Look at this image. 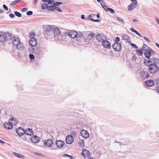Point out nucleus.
Wrapping results in <instances>:
<instances>
[{"mask_svg": "<svg viewBox=\"0 0 159 159\" xmlns=\"http://www.w3.org/2000/svg\"><path fill=\"white\" fill-rule=\"evenodd\" d=\"M96 37L98 41L102 42L106 39V36L102 34H98L96 35Z\"/></svg>", "mask_w": 159, "mask_h": 159, "instance_id": "nucleus-6", "label": "nucleus"}, {"mask_svg": "<svg viewBox=\"0 0 159 159\" xmlns=\"http://www.w3.org/2000/svg\"><path fill=\"white\" fill-rule=\"evenodd\" d=\"M81 18L83 19H85V17L84 16V15H81Z\"/></svg>", "mask_w": 159, "mask_h": 159, "instance_id": "nucleus-61", "label": "nucleus"}, {"mask_svg": "<svg viewBox=\"0 0 159 159\" xmlns=\"http://www.w3.org/2000/svg\"><path fill=\"white\" fill-rule=\"evenodd\" d=\"M131 1L133 2L134 3V4L135 5H137L138 4L137 0H130Z\"/></svg>", "mask_w": 159, "mask_h": 159, "instance_id": "nucleus-48", "label": "nucleus"}, {"mask_svg": "<svg viewBox=\"0 0 159 159\" xmlns=\"http://www.w3.org/2000/svg\"><path fill=\"white\" fill-rule=\"evenodd\" d=\"M16 132L19 136H22L25 134V130L22 127H19L16 130Z\"/></svg>", "mask_w": 159, "mask_h": 159, "instance_id": "nucleus-16", "label": "nucleus"}, {"mask_svg": "<svg viewBox=\"0 0 159 159\" xmlns=\"http://www.w3.org/2000/svg\"><path fill=\"white\" fill-rule=\"evenodd\" d=\"M53 141L51 139L44 140L43 143L44 145L47 147H50L53 144Z\"/></svg>", "mask_w": 159, "mask_h": 159, "instance_id": "nucleus-9", "label": "nucleus"}, {"mask_svg": "<svg viewBox=\"0 0 159 159\" xmlns=\"http://www.w3.org/2000/svg\"><path fill=\"white\" fill-rule=\"evenodd\" d=\"M34 53L38 55L39 54H40L41 53V52L38 49H35L34 52Z\"/></svg>", "mask_w": 159, "mask_h": 159, "instance_id": "nucleus-39", "label": "nucleus"}, {"mask_svg": "<svg viewBox=\"0 0 159 159\" xmlns=\"http://www.w3.org/2000/svg\"><path fill=\"white\" fill-rule=\"evenodd\" d=\"M56 7L54 5H53L51 6H48L47 10L48 11H54L56 9Z\"/></svg>", "mask_w": 159, "mask_h": 159, "instance_id": "nucleus-23", "label": "nucleus"}, {"mask_svg": "<svg viewBox=\"0 0 159 159\" xmlns=\"http://www.w3.org/2000/svg\"><path fill=\"white\" fill-rule=\"evenodd\" d=\"M12 43L13 45L16 46V48L18 50H22L23 49L24 47L22 43H20V40L19 38L14 37Z\"/></svg>", "mask_w": 159, "mask_h": 159, "instance_id": "nucleus-1", "label": "nucleus"}, {"mask_svg": "<svg viewBox=\"0 0 159 159\" xmlns=\"http://www.w3.org/2000/svg\"><path fill=\"white\" fill-rule=\"evenodd\" d=\"M148 61V64H150L149 63H152V60L151 59H149L148 60V61Z\"/></svg>", "mask_w": 159, "mask_h": 159, "instance_id": "nucleus-53", "label": "nucleus"}, {"mask_svg": "<svg viewBox=\"0 0 159 159\" xmlns=\"http://www.w3.org/2000/svg\"><path fill=\"white\" fill-rule=\"evenodd\" d=\"M13 154L14 156H16L18 157L22 158L23 157V156L22 155L19 154H18V153H16L15 152H13Z\"/></svg>", "mask_w": 159, "mask_h": 159, "instance_id": "nucleus-32", "label": "nucleus"}, {"mask_svg": "<svg viewBox=\"0 0 159 159\" xmlns=\"http://www.w3.org/2000/svg\"><path fill=\"white\" fill-rule=\"evenodd\" d=\"M62 3V2H56L54 3L53 5H54L55 6H58Z\"/></svg>", "mask_w": 159, "mask_h": 159, "instance_id": "nucleus-40", "label": "nucleus"}, {"mask_svg": "<svg viewBox=\"0 0 159 159\" xmlns=\"http://www.w3.org/2000/svg\"><path fill=\"white\" fill-rule=\"evenodd\" d=\"M130 45L133 48L135 49H138V47L134 43H131Z\"/></svg>", "mask_w": 159, "mask_h": 159, "instance_id": "nucleus-41", "label": "nucleus"}, {"mask_svg": "<svg viewBox=\"0 0 159 159\" xmlns=\"http://www.w3.org/2000/svg\"><path fill=\"white\" fill-rule=\"evenodd\" d=\"M141 77L144 79L148 78L149 77V73L146 71H142L140 73Z\"/></svg>", "mask_w": 159, "mask_h": 159, "instance_id": "nucleus-17", "label": "nucleus"}, {"mask_svg": "<svg viewBox=\"0 0 159 159\" xmlns=\"http://www.w3.org/2000/svg\"><path fill=\"white\" fill-rule=\"evenodd\" d=\"M147 47H148V46L147 45H146L145 44H143V48L142 49V51H143V49H147Z\"/></svg>", "mask_w": 159, "mask_h": 159, "instance_id": "nucleus-51", "label": "nucleus"}, {"mask_svg": "<svg viewBox=\"0 0 159 159\" xmlns=\"http://www.w3.org/2000/svg\"><path fill=\"white\" fill-rule=\"evenodd\" d=\"M90 152L87 150L83 149L81 153V155L82 156L86 157H88L90 155Z\"/></svg>", "mask_w": 159, "mask_h": 159, "instance_id": "nucleus-19", "label": "nucleus"}, {"mask_svg": "<svg viewBox=\"0 0 159 159\" xmlns=\"http://www.w3.org/2000/svg\"><path fill=\"white\" fill-rule=\"evenodd\" d=\"M56 9L59 12H61L62 11V10L59 7H56Z\"/></svg>", "mask_w": 159, "mask_h": 159, "instance_id": "nucleus-55", "label": "nucleus"}, {"mask_svg": "<svg viewBox=\"0 0 159 159\" xmlns=\"http://www.w3.org/2000/svg\"><path fill=\"white\" fill-rule=\"evenodd\" d=\"M148 66H149L148 68L149 71L151 74H154L158 70V67L155 64L151 63L150 64H148Z\"/></svg>", "mask_w": 159, "mask_h": 159, "instance_id": "nucleus-3", "label": "nucleus"}, {"mask_svg": "<svg viewBox=\"0 0 159 159\" xmlns=\"http://www.w3.org/2000/svg\"><path fill=\"white\" fill-rule=\"evenodd\" d=\"M4 127L7 129L10 130L12 129L13 127V124L10 121H8V122H5L3 125Z\"/></svg>", "mask_w": 159, "mask_h": 159, "instance_id": "nucleus-7", "label": "nucleus"}, {"mask_svg": "<svg viewBox=\"0 0 159 159\" xmlns=\"http://www.w3.org/2000/svg\"><path fill=\"white\" fill-rule=\"evenodd\" d=\"M101 6L103 7V8H104V7H106V6L105 5H104L103 4H102V3H101Z\"/></svg>", "mask_w": 159, "mask_h": 159, "instance_id": "nucleus-62", "label": "nucleus"}, {"mask_svg": "<svg viewBox=\"0 0 159 159\" xmlns=\"http://www.w3.org/2000/svg\"><path fill=\"white\" fill-rule=\"evenodd\" d=\"M95 36V34L93 33H91L88 36V38L91 37L92 38H94Z\"/></svg>", "mask_w": 159, "mask_h": 159, "instance_id": "nucleus-34", "label": "nucleus"}, {"mask_svg": "<svg viewBox=\"0 0 159 159\" xmlns=\"http://www.w3.org/2000/svg\"><path fill=\"white\" fill-rule=\"evenodd\" d=\"M67 34L68 36L72 38H75L78 35V33L74 31H71L69 32Z\"/></svg>", "mask_w": 159, "mask_h": 159, "instance_id": "nucleus-8", "label": "nucleus"}, {"mask_svg": "<svg viewBox=\"0 0 159 159\" xmlns=\"http://www.w3.org/2000/svg\"><path fill=\"white\" fill-rule=\"evenodd\" d=\"M130 30L134 32V33H135V32L136 31V30H135V29H134V28H133V27H132L130 29Z\"/></svg>", "mask_w": 159, "mask_h": 159, "instance_id": "nucleus-54", "label": "nucleus"}, {"mask_svg": "<svg viewBox=\"0 0 159 159\" xmlns=\"http://www.w3.org/2000/svg\"><path fill=\"white\" fill-rule=\"evenodd\" d=\"M112 47L115 51L119 52L122 48V47L120 43H115L112 45Z\"/></svg>", "mask_w": 159, "mask_h": 159, "instance_id": "nucleus-5", "label": "nucleus"}, {"mask_svg": "<svg viewBox=\"0 0 159 159\" xmlns=\"http://www.w3.org/2000/svg\"><path fill=\"white\" fill-rule=\"evenodd\" d=\"M9 16L11 18H14L15 17V16L13 14H10Z\"/></svg>", "mask_w": 159, "mask_h": 159, "instance_id": "nucleus-57", "label": "nucleus"}, {"mask_svg": "<svg viewBox=\"0 0 159 159\" xmlns=\"http://www.w3.org/2000/svg\"><path fill=\"white\" fill-rule=\"evenodd\" d=\"M80 134L85 139L87 138L89 136L88 132L84 130H82L81 131Z\"/></svg>", "mask_w": 159, "mask_h": 159, "instance_id": "nucleus-14", "label": "nucleus"}, {"mask_svg": "<svg viewBox=\"0 0 159 159\" xmlns=\"http://www.w3.org/2000/svg\"><path fill=\"white\" fill-rule=\"evenodd\" d=\"M11 38L10 34L8 33H4L0 32V42H4L6 40H10Z\"/></svg>", "mask_w": 159, "mask_h": 159, "instance_id": "nucleus-2", "label": "nucleus"}, {"mask_svg": "<svg viewBox=\"0 0 159 159\" xmlns=\"http://www.w3.org/2000/svg\"><path fill=\"white\" fill-rule=\"evenodd\" d=\"M143 38L145 39V40L147 41L148 42L150 43V41L148 38L146 37H144Z\"/></svg>", "mask_w": 159, "mask_h": 159, "instance_id": "nucleus-56", "label": "nucleus"}, {"mask_svg": "<svg viewBox=\"0 0 159 159\" xmlns=\"http://www.w3.org/2000/svg\"><path fill=\"white\" fill-rule=\"evenodd\" d=\"M37 43V41L35 38H31L29 40V44L32 47L35 46Z\"/></svg>", "mask_w": 159, "mask_h": 159, "instance_id": "nucleus-12", "label": "nucleus"}, {"mask_svg": "<svg viewBox=\"0 0 159 159\" xmlns=\"http://www.w3.org/2000/svg\"><path fill=\"white\" fill-rule=\"evenodd\" d=\"M54 35L55 37H59V36L60 34V32L59 30L57 28H56L54 29L53 30Z\"/></svg>", "mask_w": 159, "mask_h": 159, "instance_id": "nucleus-21", "label": "nucleus"}, {"mask_svg": "<svg viewBox=\"0 0 159 159\" xmlns=\"http://www.w3.org/2000/svg\"><path fill=\"white\" fill-rule=\"evenodd\" d=\"M57 147L59 148H62L65 145V142L62 140H57L56 142Z\"/></svg>", "mask_w": 159, "mask_h": 159, "instance_id": "nucleus-13", "label": "nucleus"}, {"mask_svg": "<svg viewBox=\"0 0 159 159\" xmlns=\"http://www.w3.org/2000/svg\"><path fill=\"white\" fill-rule=\"evenodd\" d=\"M145 83L147 86H152L154 85V82L152 80L146 81Z\"/></svg>", "mask_w": 159, "mask_h": 159, "instance_id": "nucleus-22", "label": "nucleus"}, {"mask_svg": "<svg viewBox=\"0 0 159 159\" xmlns=\"http://www.w3.org/2000/svg\"><path fill=\"white\" fill-rule=\"evenodd\" d=\"M27 10H28V9L27 8H23L21 10V11L22 12H25V11H26Z\"/></svg>", "mask_w": 159, "mask_h": 159, "instance_id": "nucleus-58", "label": "nucleus"}, {"mask_svg": "<svg viewBox=\"0 0 159 159\" xmlns=\"http://www.w3.org/2000/svg\"><path fill=\"white\" fill-rule=\"evenodd\" d=\"M73 141V138L72 135H68L66 138V143L67 144H71L72 143Z\"/></svg>", "mask_w": 159, "mask_h": 159, "instance_id": "nucleus-10", "label": "nucleus"}, {"mask_svg": "<svg viewBox=\"0 0 159 159\" xmlns=\"http://www.w3.org/2000/svg\"><path fill=\"white\" fill-rule=\"evenodd\" d=\"M134 8V5L133 3H131L128 6V9L129 11H132Z\"/></svg>", "mask_w": 159, "mask_h": 159, "instance_id": "nucleus-24", "label": "nucleus"}, {"mask_svg": "<svg viewBox=\"0 0 159 159\" xmlns=\"http://www.w3.org/2000/svg\"><path fill=\"white\" fill-rule=\"evenodd\" d=\"M29 57L30 59L32 60V61H33L35 60L34 56L33 54H30L29 55Z\"/></svg>", "mask_w": 159, "mask_h": 159, "instance_id": "nucleus-33", "label": "nucleus"}, {"mask_svg": "<svg viewBox=\"0 0 159 159\" xmlns=\"http://www.w3.org/2000/svg\"><path fill=\"white\" fill-rule=\"evenodd\" d=\"M156 20L157 22L159 24V20L158 18H157Z\"/></svg>", "mask_w": 159, "mask_h": 159, "instance_id": "nucleus-64", "label": "nucleus"}, {"mask_svg": "<svg viewBox=\"0 0 159 159\" xmlns=\"http://www.w3.org/2000/svg\"><path fill=\"white\" fill-rule=\"evenodd\" d=\"M35 154L36 155H37L39 156H40L41 155V154L40 153H37V152H35Z\"/></svg>", "mask_w": 159, "mask_h": 159, "instance_id": "nucleus-60", "label": "nucleus"}, {"mask_svg": "<svg viewBox=\"0 0 159 159\" xmlns=\"http://www.w3.org/2000/svg\"><path fill=\"white\" fill-rule=\"evenodd\" d=\"M71 135L73 137H75L76 135V132L75 131H72L71 133Z\"/></svg>", "mask_w": 159, "mask_h": 159, "instance_id": "nucleus-43", "label": "nucleus"}, {"mask_svg": "<svg viewBox=\"0 0 159 159\" xmlns=\"http://www.w3.org/2000/svg\"><path fill=\"white\" fill-rule=\"evenodd\" d=\"M120 40V39L119 37H117L116 38L115 41V43H118Z\"/></svg>", "mask_w": 159, "mask_h": 159, "instance_id": "nucleus-45", "label": "nucleus"}, {"mask_svg": "<svg viewBox=\"0 0 159 159\" xmlns=\"http://www.w3.org/2000/svg\"><path fill=\"white\" fill-rule=\"evenodd\" d=\"M154 63L153 64H155L157 66L159 65V60L158 59L156 58H152Z\"/></svg>", "mask_w": 159, "mask_h": 159, "instance_id": "nucleus-26", "label": "nucleus"}, {"mask_svg": "<svg viewBox=\"0 0 159 159\" xmlns=\"http://www.w3.org/2000/svg\"><path fill=\"white\" fill-rule=\"evenodd\" d=\"M62 156L64 157H68L70 159H75V157H73L66 154L63 155Z\"/></svg>", "mask_w": 159, "mask_h": 159, "instance_id": "nucleus-28", "label": "nucleus"}, {"mask_svg": "<svg viewBox=\"0 0 159 159\" xmlns=\"http://www.w3.org/2000/svg\"><path fill=\"white\" fill-rule=\"evenodd\" d=\"M109 11H110V12L111 13H114L115 12L114 10L113 9H111V8H109Z\"/></svg>", "mask_w": 159, "mask_h": 159, "instance_id": "nucleus-52", "label": "nucleus"}, {"mask_svg": "<svg viewBox=\"0 0 159 159\" xmlns=\"http://www.w3.org/2000/svg\"><path fill=\"white\" fill-rule=\"evenodd\" d=\"M104 7L103 9L105 10V11H109V9L110 8L107 7L106 6V7Z\"/></svg>", "mask_w": 159, "mask_h": 159, "instance_id": "nucleus-49", "label": "nucleus"}, {"mask_svg": "<svg viewBox=\"0 0 159 159\" xmlns=\"http://www.w3.org/2000/svg\"><path fill=\"white\" fill-rule=\"evenodd\" d=\"M156 90L159 93V86L157 87Z\"/></svg>", "mask_w": 159, "mask_h": 159, "instance_id": "nucleus-63", "label": "nucleus"}, {"mask_svg": "<svg viewBox=\"0 0 159 159\" xmlns=\"http://www.w3.org/2000/svg\"><path fill=\"white\" fill-rule=\"evenodd\" d=\"M90 20L93 22H98L99 21V20L98 19H96L95 20H93L92 18H91L90 19Z\"/></svg>", "mask_w": 159, "mask_h": 159, "instance_id": "nucleus-46", "label": "nucleus"}, {"mask_svg": "<svg viewBox=\"0 0 159 159\" xmlns=\"http://www.w3.org/2000/svg\"><path fill=\"white\" fill-rule=\"evenodd\" d=\"M135 33H136L137 35H138V36H139V37H142V36L141 35V34L138 32L137 31L135 32Z\"/></svg>", "mask_w": 159, "mask_h": 159, "instance_id": "nucleus-59", "label": "nucleus"}, {"mask_svg": "<svg viewBox=\"0 0 159 159\" xmlns=\"http://www.w3.org/2000/svg\"><path fill=\"white\" fill-rule=\"evenodd\" d=\"M143 51H144L143 52L146 57L148 59L150 58L151 55H154V52L149 48L148 49H143Z\"/></svg>", "mask_w": 159, "mask_h": 159, "instance_id": "nucleus-4", "label": "nucleus"}, {"mask_svg": "<svg viewBox=\"0 0 159 159\" xmlns=\"http://www.w3.org/2000/svg\"><path fill=\"white\" fill-rule=\"evenodd\" d=\"M20 1H21L20 0H16V1H13L10 4V5L11 6H13L14 5H15L16 3H17L18 2H20Z\"/></svg>", "mask_w": 159, "mask_h": 159, "instance_id": "nucleus-35", "label": "nucleus"}, {"mask_svg": "<svg viewBox=\"0 0 159 159\" xmlns=\"http://www.w3.org/2000/svg\"><path fill=\"white\" fill-rule=\"evenodd\" d=\"M35 48L33 47H30L28 48V50L29 53H33L34 52Z\"/></svg>", "mask_w": 159, "mask_h": 159, "instance_id": "nucleus-30", "label": "nucleus"}, {"mask_svg": "<svg viewBox=\"0 0 159 159\" xmlns=\"http://www.w3.org/2000/svg\"><path fill=\"white\" fill-rule=\"evenodd\" d=\"M14 14L16 16L18 17H21V14L20 12L17 11H15Z\"/></svg>", "mask_w": 159, "mask_h": 159, "instance_id": "nucleus-37", "label": "nucleus"}, {"mask_svg": "<svg viewBox=\"0 0 159 159\" xmlns=\"http://www.w3.org/2000/svg\"><path fill=\"white\" fill-rule=\"evenodd\" d=\"M31 140L32 142L34 143H38L40 140V139L39 137L34 135L31 137Z\"/></svg>", "mask_w": 159, "mask_h": 159, "instance_id": "nucleus-11", "label": "nucleus"}, {"mask_svg": "<svg viewBox=\"0 0 159 159\" xmlns=\"http://www.w3.org/2000/svg\"><path fill=\"white\" fill-rule=\"evenodd\" d=\"M14 121L15 123H13V124L16 125L17 124V121L16 118L14 117H11L9 119V121H11V122Z\"/></svg>", "mask_w": 159, "mask_h": 159, "instance_id": "nucleus-29", "label": "nucleus"}, {"mask_svg": "<svg viewBox=\"0 0 159 159\" xmlns=\"http://www.w3.org/2000/svg\"><path fill=\"white\" fill-rule=\"evenodd\" d=\"M102 45L105 48H110L111 47L110 43L106 39L102 42Z\"/></svg>", "mask_w": 159, "mask_h": 159, "instance_id": "nucleus-18", "label": "nucleus"}, {"mask_svg": "<svg viewBox=\"0 0 159 159\" xmlns=\"http://www.w3.org/2000/svg\"><path fill=\"white\" fill-rule=\"evenodd\" d=\"M25 134L27 135L31 136L33 134V131L31 129L29 128L25 130Z\"/></svg>", "mask_w": 159, "mask_h": 159, "instance_id": "nucleus-20", "label": "nucleus"}, {"mask_svg": "<svg viewBox=\"0 0 159 159\" xmlns=\"http://www.w3.org/2000/svg\"><path fill=\"white\" fill-rule=\"evenodd\" d=\"M117 19L119 21H121L122 22L124 23L123 20L122 18L118 17H117Z\"/></svg>", "mask_w": 159, "mask_h": 159, "instance_id": "nucleus-50", "label": "nucleus"}, {"mask_svg": "<svg viewBox=\"0 0 159 159\" xmlns=\"http://www.w3.org/2000/svg\"><path fill=\"white\" fill-rule=\"evenodd\" d=\"M2 6L3 8L6 11H8V7L6 6V5L4 4Z\"/></svg>", "mask_w": 159, "mask_h": 159, "instance_id": "nucleus-44", "label": "nucleus"}, {"mask_svg": "<svg viewBox=\"0 0 159 159\" xmlns=\"http://www.w3.org/2000/svg\"><path fill=\"white\" fill-rule=\"evenodd\" d=\"M46 31L47 32V34H48V33L51 34L53 33V26L51 25H48L45 27Z\"/></svg>", "mask_w": 159, "mask_h": 159, "instance_id": "nucleus-15", "label": "nucleus"}, {"mask_svg": "<svg viewBox=\"0 0 159 159\" xmlns=\"http://www.w3.org/2000/svg\"><path fill=\"white\" fill-rule=\"evenodd\" d=\"M33 12L32 11H29L27 12L26 14L28 16H30L32 15Z\"/></svg>", "mask_w": 159, "mask_h": 159, "instance_id": "nucleus-42", "label": "nucleus"}, {"mask_svg": "<svg viewBox=\"0 0 159 159\" xmlns=\"http://www.w3.org/2000/svg\"><path fill=\"white\" fill-rule=\"evenodd\" d=\"M78 142L80 146L83 147L84 146V143L83 140L80 139Z\"/></svg>", "mask_w": 159, "mask_h": 159, "instance_id": "nucleus-27", "label": "nucleus"}, {"mask_svg": "<svg viewBox=\"0 0 159 159\" xmlns=\"http://www.w3.org/2000/svg\"><path fill=\"white\" fill-rule=\"evenodd\" d=\"M53 2V0H48V3L49 4H51Z\"/></svg>", "mask_w": 159, "mask_h": 159, "instance_id": "nucleus-47", "label": "nucleus"}, {"mask_svg": "<svg viewBox=\"0 0 159 159\" xmlns=\"http://www.w3.org/2000/svg\"><path fill=\"white\" fill-rule=\"evenodd\" d=\"M129 39V38L128 35L125 34L122 37V39L123 40H128Z\"/></svg>", "mask_w": 159, "mask_h": 159, "instance_id": "nucleus-25", "label": "nucleus"}, {"mask_svg": "<svg viewBox=\"0 0 159 159\" xmlns=\"http://www.w3.org/2000/svg\"><path fill=\"white\" fill-rule=\"evenodd\" d=\"M34 35L35 34L34 32H31L30 34L29 37L31 39L34 38Z\"/></svg>", "mask_w": 159, "mask_h": 159, "instance_id": "nucleus-38", "label": "nucleus"}, {"mask_svg": "<svg viewBox=\"0 0 159 159\" xmlns=\"http://www.w3.org/2000/svg\"><path fill=\"white\" fill-rule=\"evenodd\" d=\"M48 5L46 3H43L41 5V8L43 9H45L46 8L48 9Z\"/></svg>", "mask_w": 159, "mask_h": 159, "instance_id": "nucleus-31", "label": "nucleus"}, {"mask_svg": "<svg viewBox=\"0 0 159 159\" xmlns=\"http://www.w3.org/2000/svg\"><path fill=\"white\" fill-rule=\"evenodd\" d=\"M136 53L139 56H141L142 55V51L140 50H136Z\"/></svg>", "mask_w": 159, "mask_h": 159, "instance_id": "nucleus-36", "label": "nucleus"}]
</instances>
